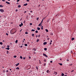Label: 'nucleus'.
<instances>
[{"instance_id": "31", "label": "nucleus", "mask_w": 76, "mask_h": 76, "mask_svg": "<svg viewBox=\"0 0 76 76\" xmlns=\"http://www.w3.org/2000/svg\"><path fill=\"white\" fill-rule=\"evenodd\" d=\"M28 34V32H25V34Z\"/></svg>"}, {"instance_id": "60", "label": "nucleus", "mask_w": 76, "mask_h": 76, "mask_svg": "<svg viewBox=\"0 0 76 76\" xmlns=\"http://www.w3.org/2000/svg\"><path fill=\"white\" fill-rule=\"evenodd\" d=\"M60 60H61V58H60Z\"/></svg>"}, {"instance_id": "29", "label": "nucleus", "mask_w": 76, "mask_h": 76, "mask_svg": "<svg viewBox=\"0 0 76 76\" xmlns=\"http://www.w3.org/2000/svg\"><path fill=\"white\" fill-rule=\"evenodd\" d=\"M16 57H17V56H14V58H16Z\"/></svg>"}, {"instance_id": "46", "label": "nucleus", "mask_w": 76, "mask_h": 76, "mask_svg": "<svg viewBox=\"0 0 76 76\" xmlns=\"http://www.w3.org/2000/svg\"><path fill=\"white\" fill-rule=\"evenodd\" d=\"M23 59L24 60H25V57H24L23 58Z\"/></svg>"}, {"instance_id": "35", "label": "nucleus", "mask_w": 76, "mask_h": 76, "mask_svg": "<svg viewBox=\"0 0 76 76\" xmlns=\"http://www.w3.org/2000/svg\"><path fill=\"white\" fill-rule=\"evenodd\" d=\"M21 25L22 26H23V23H21Z\"/></svg>"}, {"instance_id": "13", "label": "nucleus", "mask_w": 76, "mask_h": 76, "mask_svg": "<svg viewBox=\"0 0 76 76\" xmlns=\"http://www.w3.org/2000/svg\"><path fill=\"white\" fill-rule=\"evenodd\" d=\"M59 64H60V66H62L63 65V64L61 63H59Z\"/></svg>"}, {"instance_id": "9", "label": "nucleus", "mask_w": 76, "mask_h": 76, "mask_svg": "<svg viewBox=\"0 0 76 76\" xmlns=\"http://www.w3.org/2000/svg\"><path fill=\"white\" fill-rule=\"evenodd\" d=\"M45 30L46 31V32H48V30H47V29H46Z\"/></svg>"}, {"instance_id": "48", "label": "nucleus", "mask_w": 76, "mask_h": 76, "mask_svg": "<svg viewBox=\"0 0 76 76\" xmlns=\"http://www.w3.org/2000/svg\"><path fill=\"white\" fill-rule=\"evenodd\" d=\"M3 1H5V0H2Z\"/></svg>"}, {"instance_id": "56", "label": "nucleus", "mask_w": 76, "mask_h": 76, "mask_svg": "<svg viewBox=\"0 0 76 76\" xmlns=\"http://www.w3.org/2000/svg\"><path fill=\"white\" fill-rule=\"evenodd\" d=\"M50 63H53V61H50Z\"/></svg>"}, {"instance_id": "2", "label": "nucleus", "mask_w": 76, "mask_h": 76, "mask_svg": "<svg viewBox=\"0 0 76 76\" xmlns=\"http://www.w3.org/2000/svg\"><path fill=\"white\" fill-rule=\"evenodd\" d=\"M43 56H45V57H47V58L48 57V56L46 55H45V54L43 53Z\"/></svg>"}, {"instance_id": "52", "label": "nucleus", "mask_w": 76, "mask_h": 76, "mask_svg": "<svg viewBox=\"0 0 76 76\" xmlns=\"http://www.w3.org/2000/svg\"><path fill=\"white\" fill-rule=\"evenodd\" d=\"M26 1H29V0H26Z\"/></svg>"}, {"instance_id": "34", "label": "nucleus", "mask_w": 76, "mask_h": 76, "mask_svg": "<svg viewBox=\"0 0 76 76\" xmlns=\"http://www.w3.org/2000/svg\"><path fill=\"white\" fill-rule=\"evenodd\" d=\"M45 65H46V63L44 64V66H45Z\"/></svg>"}, {"instance_id": "10", "label": "nucleus", "mask_w": 76, "mask_h": 76, "mask_svg": "<svg viewBox=\"0 0 76 76\" xmlns=\"http://www.w3.org/2000/svg\"><path fill=\"white\" fill-rule=\"evenodd\" d=\"M64 75V73H62L61 74V76H63Z\"/></svg>"}, {"instance_id": "62", "label": "nucleus", "mask_w": 76, "mask_h": 76, "mask_svg": "<svg viewBox=\"0 0 76 76\" xmlns=\"http://www.w3.org/2000/svg\"><path fill=\"white\" fill-rule=\"evenodd\" d=\"M20 47H21V48H22L23 47V46H21Z\"/></svg>"}, {"instance_id": "3", "label": "nucleus", "mask_w": 76, "mask_h": 76, "mask_svg": "<svg viewBox=\"0 0 76 76\" xmlns=\"http://www.w3.org/2000/svg\"><path fill=\"white\" fill-rule=\"evenodd\" d=\"M46 72H47L48 73H50V71H49V70H47L46 71Z\"/></svg>"}, {"instance_id": "63", "label": "nucleus", "mask_w": 76, "mask_h": 76, "mask_svg": "<svg viewBox=\"0 0 76 76\" xmlns=\"http://www.w3.org/2000/svg\"><path fill=\"white\" fill-rule=\"evenodd\" d=\"M50 42H52V40L50 41Z\"/></svg>"}, {"instance_id": "21", "label": "nucleus", "mask_w": 76, "mask_h": 76, "mask_svg": "<svg viewBox=\"0 0 76 76\" xmlns=\"http://www.w3.org/2000/svg\"><path fill=\"white\" fill-rule=\"evenodd\" d=\"M18 40H16L15 42V43H17L18 42Z\"/></svg>"}, {"instance_id": "64", "label": "nucleus", "mask_w": 76, "mask_h": 76, "mask_svg": "<svg viewBox=\"0 0 76 76\" xmlns=\"http://www.w3.org/2000/svg\"><path fill=\"white\" fill-rule=\"evenodd\" d=\"M64 76H67V75H65Z\"/></svg>"}, {"instance_id": "22", "label": "nucleus", "mask_w": 76, "mask_h": 76, "mask_svg": "<svg viewBox=\"0 0 76 76\" xmlns=\"http://www.w3.org/2000/svg\"><path fill=\"white\" fill-rule=\"evenodd\" d=\"M20 58H21V59H22V58H23L22 57V56H20Z\"/></svg>"}, {"instance_id": "50", "label": "nucleus", "mask_w": 76, "mask_h": 76, "mask_svg": "<svg viewBox=\"0 0 76 76\" xmlns=\"http://www.w3.org/2000/svg\"><path fill=\"white\" fill-rule=\"evenodd\" d=\"M6 35H8V34L7 33H6Z\"/></svg>"}, {"instance_id": "17", "label": "nucleus", "mask_w": 76, "mask_h": 76, "mask_svg": "<svg viewBox=\"0 0 76 76\" xmlns=\"http://www.w3.org/2000/svg\"><path fill=\"white\" fill-rule=\"evenodd\" d=\"M37 29L38 30H40V28H39V27H37Z\"/></svg>"}, {"instance_id": "19", "label": "nucleus", "mask_w": 76, "mask_h": 76, "mask_svg": "<svg viewBox=\"0 0 76 76\" xmlns=\"http://www.w3.org/2000/svg\"><path fill=\"white\" fill-rule=\"evenodd\" d=\"M74 39H75V38H72V41H73V40H74Z\"/></svg>"}, {"instance_id": "47", "label": "nucleus", "mask_w": 76, "mask_h": 76, "mask_svg": "<svg viewBox=\"0 0 76 76\" xmlns=\"http://www.w3.org/2000/svg\"><path fill=\"white\" fill-rule=\"evenodd\" d=\"M19 0H17V2H19Z\"/></svg>"}, {"instance_id": "1", "label": "nucleus", "mask_w": 76, "mask_h": 76, "mask_svg": "<svg viewBox=\"0 0 76 76\" xmlns=\"http://www.w3.org/2000/svg\"><path fill=\"white\" fill-rule=\"evenodd\" d=\"M0 11L1 12H4V10L3 9H0Z\"/></svg>"}, {"instance_id": "42", "label": "nucleus", "mask_w": 76, "mask_h": 76, "mask_svg": "<svg viewBox=\"0 0 76 76\" xmlns=\"http://www.w3.org/2000/svg\"><path fill=\"white\" fill-rule=\"evenodd\" d=\"M33 53H34V54H36L35 52H34Z\"/></svg>"}, {"instance_id": "45", "label": "nucleus", "mask_w": 76, "mask_h": 76, "mask_svg": "<svg viewBox=\"0 0 76 76\" xmlns=\"http://www.w3.org/2000/svg\"><path fill=\"white\" fill-rule=\"evenodd\" d=\"M30 25H32V23H30Z\"/></svg>"}, {"instance_id": "24", "label": "nucleus", "mask_w": 76, "mask_h": 76, "mask_svg": "<svg viewBox=\"0 0 76 76\" xmlns=\"http://www.w3.org/2000/svg\"><path fill=\"white\" fill-rule=\"evenodd\" d=\"M16 32V31H15V32H14L12 33H11V34H15V33Z\"/></svg>"}, {"instance_id": "57", "label": "nucleus", "mask_w": 76, "mask_h": 76, "mask_svg": "<svg viewBox=\"0 0 76 76\" xmlns=\"http://www.w3.org/2000/svg\"><path fill=\"white\" fill-rule=\"evenodd\" d=\"M24 13H26V11H24Z\"/></svg>"}, {"instance_id": "30", "label": "nucleus", "mask_w": 76, "mask_h": 76, "mask_svg": "<svg viewBox=\"0 0 76 76\" xmlns=\"http://www.w3.org/2000/svg\"><path fill=\"white\" fill-rule=\"evenodd\" d=\"M35 32H36V33H37L38 32V31H35Z\"/></svg>"}, {"instance_id": "25", "label": "nucleus", "mask_w": 76, "mask_h": 76, "mask_svg": "<svg viewBox=\"0 0 76 76\" xmlns=\"http://www.w3.org/2000/svg\"><path fill=\"white\" fill-rule=\"evenodd\" d=\"M21 7V6H20V5H19L18 6V7Z\"/></svg>"}, {"instance_id": "36", "label": "nucleus", "mask_w": 76, "mask_h": 76, "mask_svg": "<svg viewBox=\"0 0 76 76\" xmlns=\"http://www.w3.org/2000/svg\"><path fill=\"white\" fill-rule=\"evenodd\" d=\"M19 26H20V27H21L22 26H21V24H20L19 25Z\"/></svg>"}, {"instance_id": "6", "label": "nucleus", "mask_w": 76, "mask_h": 76, "mask_svg": "<svg viewBox=\"0 0 76 76\" xmlns=\"http://www.w3.org/2000/svg\"><path fill=\"white\" fill-rule=\"evenodd\" d=\"M47 42H44V43H43V45H46V44H47Z\"/></svg>"}, {"instance_id": "58", "label": "nucleus", "mask_w": 76, "mask_h": 76, "mask_svg": "<svg viewBox=\"0 0 76 76\" xmlns=\"http://www.w3.org/2000/svg\"><path fill=\"white\" fill-rule=\"evenodd\" d=\"M6 72H8V70L6 71Z\"/></svg>"}, {"instance_id": "20", "label": "nucleus", "mask_w": 76, "mask_h": 76, "mask_svg": "<svg viewBox=\"0 0 76 76\" xmlns=\"http://www.w3.org/2000/svg\"><path fill=\"white\" fill-rule=\"evenodd\" d=\"M44 50H45V51H46L47 50V49L46 48H44Z\"/></svg>"}, {"instance_id": "51", "label": "nucleus", "mask_w": 76, "mask_h": 76, "mask_svg": "<svg viewBox=\"0 0 76 76\" xmlns=\"http://www.w3.org/2000/svg\"><path fill=\"white\" fill-rule=\"evenodd\" d=\"M49 44H50V45H51V44H52V43H51V42H50Z\"/></svg>"}, {"instance_id": "41", "label": "nucleus", "mask_w": 76, "mask_h": 76, "mask_svg": "<svg viewBox=\"0 0 76 76\" xmlns=\"http://www.w3.org/2000/svg\"><path fill=\"white\" fill-rule=\"evenodd\" d=\"M7 47H8V48H9V47H10V46H9V45H7Z\"/></svg>"}, {"instance_id": "26", "label": "nucleus", "mask_w": 76, "mask_h": 76, "mask_svg": "<svg viewBox=\"0 0 76 76\" xmlns=\"http://www.w3.org/2000/svg\"><path fill=\"white\" fill-rule=\"evenodd\" d=\"M41 29L42 30L43 29V26H42L41 27Z\"/></svg>"}, {"instance_id": "16", "label": "nucleus", "mask_w": 76, "mask_h": 76, "mask_svg": "<svg viewBox=\"0 0 76 76\" xmlns=\"http://www.w3.org/2000/svg\"><path fill=\"white\" fill-rule=\"evenodd\" d=\"M0 7H3V6H2V5H0Z\"/></svg>"}, {"instance_id": "53", "label": "nucleus", "mask_w": 76, "mask_h": 76, "mask_svg": "<svg viewBox=\"0 0 76 76\" xmlns=\"http://www.w3.org/2000/svg\"><path fill=\"white\" fill-rule=\"evenodd\" d=\"M74 71V70H72V71H71V72H73Z\"/></svg>"}, {"instance_id": "54", "label": "nucleus", "mask_w": 76, "mask_h": 76, "mask_svg": "<svg viewBox=\"0 0 76 76\" xmlns=\"http://www.w3.org/2000/svg\"><path fill=\"white\" fill-rule=\"evenodd\" d=\"M30 12H31V13H32V11L31 10V11H30Z\"/></svg>"}, {"instance_id": "28", "label": "nucleus", "mask_w": 76, "mask_h": 76, "mask_svg": "<svg viewBox=\"0 0 76 76\" xmlns=\"http://www.w3.org/2000/svg\"><path fill=\"white\" fill-rule=\"evenodd\" d=\"M0 44H1V45H2V44H3V43H2V42H0Z\"/></svg>"}, {"instance_id": "32", "label": "nucleus", "mask_w": 76, "mask_h": 76, "mask_svg": "<svg viewBox=\"0 0 76 76\" xmlns=\"http://www.w3.org/2000/svg\"><path fill=\"white\" fill-rule=\"evenodd\" d=\"M41 23H40L39 25V26H41Z\"/></svg>"}, {"instance_id": "18", "label": "nucleus", "mask_w": 76, "mask_h": 76, "mask_svg": "<svg viewBox=\"0 0 76 76\" xmlns=\"http://www.w3.org/2000/svg\"><path fill=\"white\" fill-rule=\"evenodd\" d=\"M39 41V40L38 39H37V42H38V41Z\"/></svg>"}, {"instance_id": "59", "label": "nucleus", "mask_w": 76, "mask_h": 76, "mask_svg": "<svg viewBox=\"0 0 76 76\" xmlns=\"http://www.w3.org/2000/svg\"><path fill=\"white\" fill-rule=\"evenodd\" d=\"M36 37H38V35H36Z\"/></svg>"}, {"instance_id": "40", "label": "nucleus", "mask_w": 76, "mask_h": 76, "mask_svg": "<svg viewBox=\"0 0 76 76\" xmlns=\"http://www.w3.org/2000/svg\"><path fill=\"white\" fill-rule=\"evenodd\" d=\"M72 65H73V64H69V66H72Z\"/></svg>"}, {"instance_id": "23", "label": "nucleus", "mask_w": 76, "mask_h": 76, "mask_svg": "<svg viewBox=\"0 0 76 76\" xmlns=\"http://www.w3.org/2000/svg\"><path fill=\"white\" fill-rule=\"evenodd\" d=\"M24 45H25V46H26H26H28V45L27 44H25Z\"/></svg>"}, {"instance_id": "39", "label": "nucleus", "mask_w": 76, "mask_h": 76, "mask_svg": "<svg viewBox=\"0 0 76 76\" xmlns=\"http://www.w3.org/2000/svg\"><path fill=\"white\" fill-rule=\"evenodd\" d=\"M51 35H53V33H51Z\"/></svg>"}, {"instance_id": "55", "label": "nucleus", "mask_w": 76, "mask_h": 76, "mask_svg": "<svg viewBox=\"0 0 76 76\" xmlns=\"http://www.w3.org/2000/svg\"><path fill=\"white\" fill-rule=\"evenodd\" d=\"M40 36V35H38V37H39Z\"/></svg>"}, {"instance_id": "14", "label": "nucleus", "mask_w": 76, "mask_h": 76, "mask_svg": "<svg viewBox=\"0 0 76 76\" xmlns=\"http://www.w3.org/2000/svg\"><path fill=\"white\" fill-rule=\"evenodd\" d=\"M31 31H33V32H34V31H35V30L32 29V30H31Z\"/></svg>"}, {"instance_id": "61", "label": "nucleus", "mask_w": 76, "mask_h": 76, "mask_svg": "<svg viewBox=\"0 0 76 76\" xmlns=\"http://www.w3.org/2000/svg\"><path fill=\"white\" fill-rule=\"evenodd\" d=\"M47 39H48V40H49V38H48Z\"/></svg>"}, {"instance_id": "33", "label": "nucleus", "mask_w": 76, "mask_h": 76, "mask_svg": "<svg viewBox=\"0 0 76 76\" xmlns=\"http://www.w3.org/2000/svg\"><path fill=\"white\" fill-rule=\"evenodd\" d=\"M39 19V18H37V20H38Z\"/></svg>"}, {"instance_id": "37", "label": "nucleus", "mask_w": 76, "mask_h": 76, "mask_svg": "<svg viewBox=\"0 0 76 76\" xmlns=\"http://www.w3.org/2000/svg\"><path fill=\"white\" fill-rule=\"evenodd\" d=\"M43 20H42L41 22L40 23H42V21H43Z\"/></svg>"}, {"instance_id": "7", "label": "nucleus", "mask_w": 76, "mask_h": 76, "mask_svg": "<svg viewBox=\"0 0 76 76\" xmlns=\"http://www.w3.org/2000/svg\"><path fill=\"white\" fill-rule=\"evenodd\" d=\"M6 50L7 49V50H10V48H6Z\"/></svg>"}, {"instance_id": "44", "label": "nucleus", "mask_w": 76, "mask_h": 76, "mask_svg": "<svg viewBox=\"0 0 76 76\" xmlns=\"http://www.w3.org/2000/svg\"><path fill=\"white\" fill-rule=\"evenodd\" d=\"M33 50H34V51H36L37 50L35 49H34Z\"/></svg>"}, {"instance_id": "27", "label": "nucleus", "mask_w": 76, "mask_h": 76, "mask_svg": "<svg viewBox=\"0 0 76 76\" xmlns=\"http://www.w3.org/2000/svg\"><path fill=\"white\" fill-rule=\"evenodd\" d=\"M44 61H45V62H46V61H47V60L46 59H45L44 60Z\"/></svg>"}, {"instance_id": "38", "label": "nucleus", "mask_w": 76, "mask_h": 76, "mask_svg": "<svg viewBox=\"0 0 76 76\" xmlns=\"http://www.w3.org/2000/svg\"><path fill=\"white\" fill-rule=\"evenodd\" d=\"M36 69H37V70H38V67L37 66H36Z\"/></svg>"}, {"instance_id": "49", "label": "nucleus", "mask_w": 76, "mask_h": 76, "mask_svg": "<svg viewBox=\"0 0 76 76\" xmlns=\"http://www.w3.org/2000/svg\"><path fill=\"white\" fill-rule=\"evenodd\" d=\"M16 12H18V10L16 9L15 10Z\"/></svg>"}, {"instance_id": "11", "label": "nucleus", "mask_w": 76, "mask_h": 76, "mask_svg": "<svg viewBox=\"0 0 76 76\" xmlns=\"http://www.w3.org/2000/svg\"><path fill=\"white\" fill-rule=\"evenodd\" d=\"M19 63H18V64H16V66H18V65H19Z\"/></svg>"}, {"instance_id": "4", "label": "nucleus", "mask_w": 76, "mask_h": 76, "mask_svg": "<svg viewBox=\"0 0 76 76\" xmlns=\"http://www.w3.org/2000/svg\"><path fill=\"white\" fill-rule=\"evenodd\" d=\"M6 3H7V4H10V3L9 2L6 1Z\"/></svg>"}, {"instance_id": "5", "label": "nucleus", "mask_w": 76, "mask_h": 76, "mask_svg": "<svg viewBox=\"0 0 76 76\" xmlns=\"http://www.w3.org/2000/svg\"><path fill=\"white\" fill-rule=\"evenodd\" d=\"M27 5H28V4L27 3H26V4H24V5H23V6H27Z\"/></svg>"}, {"instance_id": "15", "label": "nucleus", "mask_w": 76, "mask_h": 76, "mask_svg": "<svg viewBox=\"0 0 76 76\" xmlns=\"http://www.w3.org/2000/svg\"><path fill=\"white\" fill-rule=\"evenodd\" d=\"M16 70H17V69H19V67H17L16 68Z\"/></svg>"}, {"instance_id": "43", "label": "nucleus", "mask_w": 76, "mask_h": 76, "mask_svg": "<svg viewBox=\"0 0 76 76\" xmlns=\"http://www.w3.org/2000/svg\"><path fill=\"white\" fill-rule=\"evenodd\" d=\"M34 34H32V36H34Z\"/></svg>"}, {"instance_id": "8", "label": "nucleus", "mask_w": 76, "mask_h": 76, "mask_svg": "<svg viewBox=\"0 0 76 76\" xmlns=\"http://www.w3.org/2000/svg\"><path fill=\"white\" fill-rule=\"evenodd\" d=\"M54 74H55V75H57V72H55L54 73Z\"/></svg>"}, {"instance_id": "12", "label": "nucleus", "mask_w": 76, "mask_h": 76, "mask_svg": "<svg viewBox=\"0 0 76 76\" xmlns=\"http://www.w3.org/2000/svg\"><path fill=\"white\" fill-rule=\"evenodd\" d=\"M7 54H9V51L8 50H7Z\"/></svg>"}]
</instances>
